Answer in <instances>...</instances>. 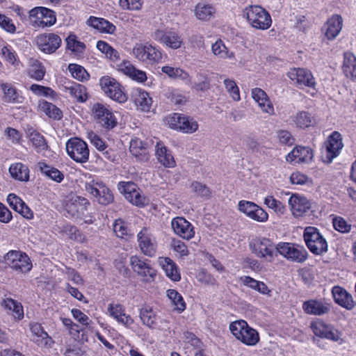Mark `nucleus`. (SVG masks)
<instances>
[{
    "instance_id": "69168bd1",
    "label": "nucleus",
    "mask_w": 356,
    "mask_h": 356,
    "mask_svg": "<svg viewBox=\"0 0 356 356\" xmlns=\"http://www.w3.org/2000/svg\"><path fill=\"white\" fill-rule=\"evenodd\" d=\"M88 138L90 143L95 147L97 149L101 152L106 150L107 146L105 142L94 132H90L88 135Z\"/></svg>"
},
{
    "instance_id": "dca6fc26",
    "label": "nucleus",
    "mask_w": 356,
    "mask_h": 356,
    "mask_svg": "<svg viewBox=\"0 0 356 356\" xmlns=\"http://www.w3.org/2000/svg\"><path fill=\"white\" fill-rule=\"evenodd\" d=\"M238 209L248 218L257 222H264L268 220L267 212L252 202L241 200L238 204Z\"/></svg>"
},
{
    "instance_id": "cd10ccee",
    "label": "nucleus",
    "mask_w": 356,
    "mask_h": 356,
    "mask_svg": "<svg viewBox=\"0 0 356 356\" xmlns=\"http://www.w3.org/2000/svg\"><path fill=\"white\" fill-rule=\"evenodd\" d=\"M342 26V17L339 15H334L324 24L323 31L328 40H332L339 35Z\"/></svg>"
},
{
    "instance_id": "20e7f679",
    "label": "nucleus",
    "mask_w": 356,
    "mask_h": 356,
    "mask_svg": "<svg viewBox=\"0 0 356 356\" xmlns=\"http://www.w3.org/2000/svg\"><path fill=\"white\" fill-rule=\"evenodd\" d=\"M303 237L308 249L313 254L321 255L327 251V243L316 227H307Z\"/></svg>"
},
{
    "instance_id": "2eb2a0df",
    "label": "nucleus",
    "mask_w": 356,
    "mask_h": 356,
    "mask_svg": "<svg viewBox=\"0 0 356 356\" xmlns=\"http://www.w3.org/2000/svg\"><path fill=\"white\" fill-rule=\"evenodd\" d=\"M252 252L259 258L266 259L268 261H273L275 254V248L272 242L266 238H257L250 243Z\"/></svg>"
},
{
    "instance_id": "774afa93",
    "label": "nucleus",
    "mask_w": 356,
    "mask_h": 356,
    "mask_svg": "<svg viewBox=\"0 0 356 356\" xmlns=\"http://www.w3.org/2000/svg\"><path fill=\"white\" fill-rule=\"evenodd\" d=\"M118 189L120 191L124 194V197L126 195H129L133 193H135L139 188L137 186L131 181H120L118 184Z\"/></svg>"
},
{
    "instance_id": "a18cd8bd",
    "label": "nucleus",
    "mask_w": 356,
    "mask_h": 356,
    "mask_svg": "<svg viewBox=\"0 0 356 356\" xmlns=\"http://www.w3.org/2000/svg\"><path fill=\"white\" fill-rule=\"evenodd\" d=\"M113 232L115 235L120 238L129 240L130 239L134 234L128 227L127 222L119 218L114 221L113 225Z\"/></svg>"
},
{
    "instance_id": "3c124183",
    "label": "nucleus",
    "mask_w": 356,
    "mask_h": 356,
    "mask_svg": "<svg viewBox=\"0 0 356 356\" xmlns=\"http://www.w3.org/2000/svg\"><path fill=\"white\" fill-rule=\"evenodd\" d=\"M38 106L40 109L45 113L49 118L55 120L61 119L63 116L62 111L53 104L42 100L39 102Z\"/></svg>"
},
{
    "instance_id": "6e6552de",
    "label": "nucleus",
    "mask_w": 356,
    "mask_h": 356,
    "mask_svg": "<svg viewBox=\"0 0 356 356\" xmlns=\"http://www.w3.org/2000/svg\"><path fill=\"white\" fill-rule=\"evenodd\" d=\"M4 260L13 270L26 273L32 268V264L26 254L17 250L9 251L4 257Z\"/></svg>"
},
{
    "instance_id": "ea45409f",
    "label": "nucleus",
    "mask_w": 356,
    "mask_h": 356,
    "mask_svg": "<svg viewBox=\"0 0 356 356\" xmlns=\"http://www.w3.org/2000/svg\"><path fill=\"white\" fill-rule=\"evenodd\" d=\"M156 155L159 161L165 167L172 168L175 165L172 154L161 143H157L156 145Z\"/></svg>"
},
{
    "instance_id": "13d9d810",
    "label": "nucleus",
    "mask_w": 356,
    "mask_h": 356,
    "mask_svg": "<svg viewBox=\"0 0 356 356\" xmlns=\"http://www.w3.org/2000/svg\"><path fill=\"white\" fill-rule=\"evenodd\" d=\"M67 48L73 52L81 53L86 49V45L83 42L76 40V36L74 34H70L66 38Z\"/></svg>"
},
{
    "instance_id": "c9c22d12",
    "label": "nucleus",
    "mask_w": 356,
    "mask_h": 356,
    "mask_svg": "<svg viewBox=\"0 0 356 356\" xmlns=\"http://www.w3.org/2000/svg\"><path fill=\"white\" fill-rule=\"evenodd\" d=\"M29 167L20 162L13 163L9 168L11 177L19 181L27 182L29 180Z\"/></svg>"
},
{
    "instance_id": "c85d7f7f",
    "label": "nucleus",
    "mask_w": 356,
    "mask_h": 356,
    "mask_svg": "<svg viewBox=\"0 0 356 356\" xmlns=\"http://www.w3.org/2000/svg\"><path fill=\"white\" fill-rule=\"evenodd\" d=\"M252 97L263 112L271 115L275 114L273 104L264 90L255 88L252 90Z\"/></svg>"
},
{
    "instance_id": "37998d69",
    "label": "nucleus",
    "mask_w": 356,
    "mask_h": 356,
    "mask_svg": "<svg viewBox=\"0 0 356 356\" xmlns=\"http://www.w3.org/2000/svg\"><path fill=\"white\" fill-rule=\"evenodd\" d=\"M302 309L305 313L311 315H322L329 311L327 306L315 300H309L303 303Z\"/></svg>"
},
{
    "instance_id": "79ce46f5",
    "label": "nucleus",
    "mask_w": 356,
    "mask_h": 356,
    "mask_svg": "<svg viewBox=\"0 0 356 356\" xmlns=\"http://www.w3.org/2000/svg\"><path fill=\"white\" fill-rule=\"evenodd\" d=\"M342 69L346 76L356 79V57L352 53L344 54Z\"/></svg>"
},
{
    "instance_id": "49530a36",
    "label": "nucleus",
    "mask_w": 356,
    "mask_h": 356,
    "mask_svg": "<svg viewBox=\"0 0 356 356\" xmlns=\"http://www.w3.org/2000/svg\"><path fill=\"white\" fill-rule=\"evenodd\" d=\"M29 63V74L30 76L37 81H41L43 79L46 70L42 63L35 58H31Z\"/></svg>"
},
{
    "instance_id": "338daca9",
    "label": "nucleus",
    "mask_w": 356,
    "mask_h": 356,
    "mask_svg": "<svg viewBox=\"0 0 356 356\" xmlns=\"http://www.w3.org/2000/svg\"><path fill=\"white\" fill-rule=\"evenodd\" d=\"M192 190L198 195L202 197H209L211 192L209 188L205 185L198 181H194L191 186Z\"/></svg>"
},
{
    "instance_id": "f8f14e48",
    "label": "nucleus",
    "mask_w": 356,
    "mask_h": 356,
    "mask_svg": "<svg viewBox=\"0 0 356 356\" xmlns=\"http://www.w3.org/2000/svg\"><path fill=\"white\" fill-rule=\"evenodd\" d=\"M288 77L299 88H314L316 81L312 73L305 68H292L287 73Z\"/></svg>"
},
{
    "instance_id": "e433bc0d",
    "label": "nucleus",
    "mask_w": 356,
    "mask_h": 356,
    "mask_svg": "<svg viewBox=\"0 0 356 356\" xmlns=\"http://www.w3.org/2000/svg\"><path fill=\"white\" fill-rule=\"evenodd\" d=\"M87 24L102 33H113L115 31V26L108 20L90 16L86 22Z\"/></svg>"
},
{
    "instance_id": "680f3d73",
    "label": "nucleus",
    "mask_w": 356,
    "mask_h": 356,
    "mask_svg": "<svg viewBox=\"0 0 356 356\" xmlns=\"http://www.w3.org/2000/svg\"><path fill=\"white\" fill-rule=\"evenodd\" d=\"M224 83L227 91L229 93L232 98L234 101H239L241 99L239 89L235 81L232 79H226L224 80Z\"/></svg>"
},
{
    "instance_id": "7ed1b4c3",
    "label": "nucleus",
    "mask_w": 356,
    "mask_h": 356,
    "mask_svg": "<svg viewBox=\"0 0 356 356\" xmlns=\"http://www.w3.org/2000/svg\"><path fill=\"white\" fill-rule=\"evenodd\" d=\"M229 330L238 340L245 345L254 346L259 340L257 330L249 327L245 321L241 320L232 323Z\"/></svg>"
},
{
    "instance_id": "c756f323",
    "label": "nucleus",
    "mask_w": 356,
    "mask_h": 356,
    "mask_svg": "<svg viewBox=\"0 0 356 356\" xmlns=\"http://www.w3.org/2000/svg\"><path fill=\"white\" fill-rule=\"evenodd\" d=\"M118 70L131 79L143 83L147 80L146 73L136 69L129 61H123L118 65Z\"/></svg>"
},
{
    "instance_id": "4468645a",
    "label": "nucleus",
    "mask_w": 356,
    "mask_h": 356,
    "mask_svg": "<svg viewBox=\"0 0 356 356\" xmlns=\"http://www.w3.org/2000/svg\"><path fill=\"white\" fill-rule=\"evenodd\" d=\"M311 329L315 336L320 338L339 342V343H341L343 341L341 337V332L338 330L321 321L312 322L311 323Z\"/></svg>"
},
{
    "instance_id": "412c9836",
    "label": "nucleus",
    "mask_w": 356,
    "mask_h": 356,
    "mask_svg": "<svg viewBox=\"0 0 356 356\" xmlns=\"http://www.w3.org/2000/svg\"><path fill=\"white\" fill-rule=\"evenodd\" d=\"M154 40L173 49L180 48L183 40L179 34L175 31L156 30L153 35Z\"/></svg>"
},
{
    "instance_id": "423d86ee",
    "label": "nucleus",
    "mask_w": 356,
    "mask_h": 356,
    "mask_svg": "<svg viewBox=\"0 0 356 356\" xmlns=\"http://www.w3.org/2000/svg\"><path fill=\"white\" fill-rule=\"evenodd\" d=\"M275 250L284 258L293 262L303 263L308 257L307 250L303 246L295 243H279Z\"/></svg>"
},
{
    "instance_id": "bf43d9fd",
    "label": "nucleus",
    "mask_w": 356,
    "mask_h": 356,
    "mask_svg": "<svg viewBox=\"0 0 356 356\" xmlns=\"http://www.w3.org/2000/svg\"><path fill=\"white\" fill-rule=\"evenodd\" d=\"M62 232L68 236L71 240L82 241L83 239L81 232L72 225H65L62 228Z\"/></svg>"
},
{
    "instance_id": "0e129e2a",
    "label": "nucleus",
    "mask_w": 356,
    "mask_h": 356,
    "mask_svg": "<svg viewBox=\"0 0 356 356\" xmlns=\"http://www.w3.org/2000/svg\"><path fill=\"white\" fill-rule=\"evenodd\" d=\"M0 27L5 31L14 33L16 31V26L13 20L3 14L0 13Z\"/></svg>"
},
{
    "instance_id": "0eeeda50",
    "label": "nucleus",
    "mask_w": 356,
    "mask_h": 356,
    "mask_svg": "<svg viewBox=\"0 0 356 356\" xmlns=\"http://www.w3.org/2000/svg\"><path fill=\"white\" fill-rule=\"evenodd\" d=\"M66 150L68 156L77 163H86L89 158L88 145L83 140L72 138L66 143Z\"/></svg>"
},
{
    "instance_id": "5701e85b",
    "label": "nucleus",
    "mask_w": 356,
    "mask_h": 356,
    "mask_svg": "<svg viewBox=\"0 0 356 356\" xmlns=\"http://www.w3.org/2000/svg\"><path fill=\"white\" fill-rule=\"evenodd\" d=\"M89 201L81 196L73 197L66 205L67 211L73 217L83 218L86 216Z\"/></svg>"
},
{
    "instance_id": "4c0bfd02",
    "label": "nucleus",
    "mask_w": 356,
    "mask_h": 356,
    "mask_svg": "<svg viewBox=\"0 0 356 356\" xmlns=\"http://www.w3.org/2000/svg\"><path fill=\"white\" fill-rule=\"evenodd\" d=\"M297 127L306 129L316 124L314 116L309 112L302 111L297 112L292 118Z\"/></svg>"
},
{
    "instance_id": "aec40b11",
    "label": "nucleus",
    "mask_w": 356,
    "mask_h": 356,
    "mask_svg": "<svg viewBox=\"0 0 356 356\" xmlns=\"http://www.w3.org/2000/svg\"><path fill=\"white\" fill-rule=\"evenodd\" d=\"M342 147L341 135L337 131H334L328 138L325 150L323 154L324 162L331 163L338 156Z\"/></svg>"
},
{
    "instance_id": "09e8293b",
    "label": "nucleus",
    "mask_w": 356,
    "mask_h": 356,
    "mask_svg": "<svg viewBox=\"0 0 356 356\" xmlns=\"http://www.w3.org/2000/svg\"><path fill=\"white\" fill-rule=\"evenodd\" d=\"M1 87L4 93L3 99L5 102L9 103L22 102V97L12 84L3 83Z\"/></svg>"
},
{
    "instance_id": "4be33fe9",
    "label": "nucleus",
    "mask_w": 356,
    "mask_h": 356,
    "mask_svg": "<svg viewBox=\"0 0 356 356\" xmlns=\"http://www.w3.org/2000/svg\"><path fill=\"white\" fill-rule=\"evenodd\" d=\"M289 204L295 217H302L311 209L312 203L305 197L298 194L292 195L289 199Z\"/></svg>"
},
{
    "instance_id": "f704fd0d",
    "label": "nucleus",
    "mask_w": 356,
    "mask_h": 356,
    "mask_svg": "<svg viewBox=\"0 0 356 356\" xmlns=\"http://www.w3.org/2000/svg\"><path fill=\"white\" fill-rule=\"evenodd\" d=\"M132 98L138 109L143 111H149L152 99L149 93L141 89H136L132 95Z\"/></svg>"
},
{
    "instance_id": "72a5a7b5",
    "label": "nucleus",
    "mask_w": 356,
    "mask_h": 356,
    "mask_svg": "<svg viewBox=\"0 0 356 356\" xmlns=\"http://www.w3.org/2000/svg\"><path fill=\"white\" fill-rule=\"evenodd\" d=\"M159 263L168 277L174 282L180 280L181 276L179 269L171 259L168 257H160L159 259Z\"/></svg>"
},
{
    "instance_id": "a211bd4d",
    "label": "nucleus",
    "mask_w": 356,
    "mask_h": 356,
    "mask_svg": "<svg viewBox=\"0 0 356 356\" xmlns=\"http://www.w3.org/2000/svg\"><path fill=\"white\" fill-rule=\"evenodd\" d=\"M170 122L172 128L186 134L194 133L198 129L195 120L179 113H174Z\"/></svg>"
},
{
    "instance_id": "f257e3e1",
    "label": "nucleus",
    "mask_w": 356,
    "mask_h": 356,
    "mask_svg": "<svg viewBox=\"0 0 356 356\" xmlns=\"http://www.w3.org/2000/svg\"><path fill=\"white\" fill-rule=\"evenodd\" d=\"M85 191L102 205H108L114 200L111 190L101 180L89 176L84 181Z\"/></svg>"
},
{
    "instance_id": "6e6d98bb",
    "label": "nucleus",
    "mask_w": 356,
    "mask_h": 356,
    "mask_svg": "<svg viewBox=\"0 0 356 356\" xmlns=\"http://www.w3.org/2000/svg\"><path fill=\"white\" fill-rule=\"evenodd\" d=\"M68 69L72 76L79 81H83L89 79V74L84 69V67L79 65L70 64Z\"/></svg>"
},
{
    "instance_id": "5fc2aeb1",
    "label": "nucleus",
    "mask_w": 356,
    "mask_h": 356,
    "mask_svg": "<svg viewBox=\"0 0 356 356\" xmlns=\"http://www.w3.org/2000/svg\"><path fill=\"white\" fill-rule=\"evenodd\" d=\"M29 140L37 152H41L47 148V142L42 135L40 133L33 131L29 135Z\"/></svg>"
},
{
    "instance_id": "a878e982",
    "label": "nucleus",
    "mask_w": 356,
    "mask_h": 356,
    "mask_svg": "<svg viewBox=\"0 0 356 356\" xmlns=\"http://www.w3.org/2000/svg\"><path fill=\"white\" fill-rule=\"evenodd\" d=\"M313 158V152L309 147L297 146L288 154L286 159L289 163H307Z\"/></svg>"
},
{
    "instance_id": "f03ea898",
    "label": "nucleus",
    "mask_w": 356,
    "mask_h": 356,
    "mask_svg": "<svg viewBox=\"0 0 356 356\" xmlns=\"http://www.w3.org/2000/svg\"><path fill=\"white\" fill-rule=\"evenodd\" d=\"M243 17L254 29L266 30L270 27L272 19L270 14L259 6H249L243 10Z\"/></svg>"
},
{
    "instance_id": "bb28decb",
    "label": "nucleus",
    "mask_w": 356,
    "mask_h": 356,
    "mask_svg": "<svg viewBox=\"0 0 356 356\" xmlns=\"http://www.w3.org/2000/svg\"><path fill=\"white\" fill-rule=\"evenodd\" d=\"M7 202L9 206L15 211L20 213L26 219H31L33 213L25 202L17 195L10 193L7 197Z\"/></svg>"
},
{
    "instance_id": "052dcab7",
    "label": "nucleus",
    "mask_w": 356,
    "mask_h": 356,
    "mask_svg": "<svg viewBox=\"0 0 356 356\" xmlns=\"http://www.w3.org/2000/svg\"><path fill=\"white\" fill-rule=\"evenodd\" d=\"M125 198L131 204L138 207H143L148 203V199L141 195L140 189L135 191V193L126 195Z\"/></svg>"
},
{
    "instance_id": "473e14b6",
    "label": "nucleus",
    "mask_w": 356,
    "mask_h": 356,
    "mask_svg": "<svg viewBox=\"0 0 356 356\" xmlns=\"http://www.w3.org/2000/svg\"><path fill=\"white\" fill-rule=\"evenodd\" d=\"M332 293L335 301L347 309H353L355 306V302L350 294L341 287H334Z\"/></svg>"
},
{
    "instance_id": "a19ab883",
    "label": "nucleus",
    "mask_w": 356,
    "mask_h": 356,
    "mask_svg": "<svg viewBox=\"0 0 356 356\" xmlns=\"http://www.w3.org/2000/svg\"><path fill=\"white\" fill-rule=\"evenodd\" d=\"M194 12L199 20L209 21L213 17L216 9L212 5L198 3L195 7Z\"/></svg>"
},
{
    "instance_id": "c03bdc74",
    "label": "nucleus",
    "mask_w": 356,
    "mask_h": 356,
    "mask_svg": "<svg viewBox=\"0 0 356 356\" xmlns=\"http://www.w3.org/2000/svg\"><path fill=\"white\" fill-rule=\"evenodd\" d=\"M140 318L143 323L149 328H155L158 316L149 306H144L140 309Z\"/></svg>"
},
{
    "instance_id": "4d7b16f0",
    "label": "nucleus",
    "mask_w": 356,
    "mask_h": 356,
    "mask_svg": "<svg viewBox=\"0 0 356 356\" xmlns=\"http://www.w3.org/2000/svg\"><path fill=\"white\" fill-rule=\"evenodd\" d=\"M264 203L269 209H273L276 213L283 214L286 211L285 206L282 202L276 200L273 195L266 196Z\"/></svg>"
},
{
    "instance_id": "6ab92c4d",
    "label": "nucleus",
    "mask_w": 356,
    "mask_h": 356,
    "mask_svg": "<svg viewBox=\"0 0 356 356\" xmlns=\"http://www.w3.org/2000/svg\"><path fill=\"white\" fill-rule=\"evenodd\" d=\"M61 42L60 36L53 33L40 34L36 38L38 48L46 54L55 52L60 47Z\"/></svg>"
},
{
    "instance_id": "f3484780",
    "label": "nucleus",
    "mask_w": 356,
    "mask_h": 356,
    "mask_svg": "<svg viewBox=\"0 0 356 356\" xmlns=\"http://www.w3.org/2000/svg\"><path fill=\"white\" fill-rule=\"evenodd\" d=\"M147 261V259L140 256L134 255L130 257V265L133 270L145 281L149 282L156 276V270Z\"/></svg>"
},
{
    "instance_id": "9b49d317",
    "label": "nucleus",
    "mask_w": 356,
    "mask_h": 356,
    "mask_svg": "<svg viewBox=\"0 0 356 356\" xmlns=\"http://www.w3.org/2000/svg\"><path fill=\"white\" fill-rule=\"evenodd\" d=\"M94 118L104 129L110 130L118 124V120L114 113L105 105L95 103L91 108Z\"/></svg>"
},
{
    "instance_id": "8fccbe9b",
    "label": "nucleus",
    "mask_w": 356,
    "mask_h": 356,
    "mask_svg": "<svg viewBox=\"0 0 356 356\" xmlns=\"http://www.w3.org/2000/svg\"><path fill=\"white\" fill-rule=\"evenodd\" d=\"M166 294L174 306V310L181 313L186 309V303L182 296L178 291L175 289H168Z\"/></svg>"
},
{
    "instance_id": "2f4dec72",
    "label": "nucleus",
    "mask_w": 356,
    "mask_h": 356,
    "mask_svg": "<svg viewBox=\"0 0 356 356\" xmlns=\"http://www.w3.org/2000/svg\"><path fill=\"white\" fill-rule=\"evenodd\" d=\"M63 91L79 102H85L88 97L86 87L80 83H69L63 87Z\"/></svg>"
},
{
    "instance_id": "b1692460",
    "label": "nucleus",
    "mask_w": 356,
    "mask_h": 356,
    "mask_svg": "<svg viewBox=\"0 0 356 356\" xmlns=\"http://www.w3.org/2000/svg\"><path fill=\"white\" fill-rule=\"evenodd\" d=\"M171 225L174 232L184 239L189 240L195 235L193 226L182 217L173 218Z\"/></svg>"
},
{
    "instance_id": "ddd939ff",
    "label": "nucleus",
    "mask_w": 356,
    "mask_h": 356,
    "mask_svg": "<svg viewBox=\"0 0 356 356\" xmlns=\"http://www.w3.org/2000/svg\"><path fill=\"white\" fill-rule=\"evenodd\" d=\"M137 241L143 254L149 257L156 254L157 243L149 229L143 227L137 234Z\"/></svg>"
},
{
    "instance_id": "58836bf2",
    "label": "nucleus",
    "mask_w": 356,
    "mask_h": 356,
    "mask_svg": "<svg viewBox=\"0 0 356 356\" xmlns=\"http://www.w3.org/2000/svg\"><path fill=\"white\" fill-rule=\"evenodd\" d=\"M38 167L42 175L57 183H60L64 179L63 173L59 170L44 162H39Z\"/></svg>"
},
{
    "instance_id": "e2e57ef3",
    "label": "nucleus",
    "mask_w": 356,
    "mask_h": 356,
    "mask_svg": "<svg viewBox=\"0 0 356 356\" xmlns=\"http://www.w3.org/2000/svg\"><path fill=\"white\" fill-rule=\"evenodd\" d=\"M336 230L341 233H348L350 231L351 225L341 217H335L332 221Z\"/></svg>"
},
{
    "instance_id": "de8ad7c7",
    "label": "nucleus",
    "mask_w": 356,
    "mask_h": 356,
    "mask_svg": "<svg viewBox=\"0 0 356 356\" xmlns=\"http://www.w3.org/2000/svg\"><path fill=\"white\" fill-rule=\"evenodd\" d=\"M243 284L264 295H270V290L267 285L263 282L256 280L250 276H244L241 278Z\"/></svg>"
},
{
    "instance_id": "39448f33",
    "label": "nucleus",
    "mask_w": 356,
    "mask_h": 356,
    "mask_svg": "<svg viewBox=\"0 0 356 356\" xmlns=\"http://www.w3.org/2000/svg\"><path fill=\"white\" fill-rule=\"evenodd\" d=\"M30 24L33 28L53 26L56 22L55 13L44 7H35L29 11Z\"/></svg>"
},
{
    "instance_id": "9d476101",
    "label": "nucleus",
    "mask_w": 356,
    "mask_h": 356,
    "mask_svg": "<svg viewBox=\"0 0 356 356\" xmlns=\"http://www.w3.org/2000/svg\"><path fill=\"white\" fill-rule=\"evenodd\" d=\"M99 84L104 93L114 101L124 103L127 100V96L122 90L121 85L114 78L103 76L100 79Z\"/></svg>"
},
{
    "instance_id": "1a4fd4ad",
    "label": "nucleus",
    "mask_w": 356,
    "mask_h": 356,
    "mask_svg": "<svg viewBox=\"0 0 356 356\" xmlns=\"http://www.w3.org/2000/svg\"><path fill=\"white\" fill-rule=\"evenodd\" d=\"M133 54L138 60L152 64L162 58L160 50L149 43H136L133 48Z\"/></svg>"
},
{
    "instance_id": "864d4df0",
    "label": "nucleus",
    "mask_w": 356,
    "mask_h": 356,
    "mask_svg": "<svg viewBox=\"0 0 356 356\" xmlns=\"http://www.w3.org/2000/svg\"><path fill=\"white\" fill-rule=\"evenodd\" d=\"M161 71L172 79H177L182 81H187L189 79V74L188 72L179 67L163 66L161 68Z\"/></svg>"
},
{
    "instance_id": "393cba45",
    "label": "nucleus",
    "mask_w": 356,
    "mask_h": 356,
    "mask_svg": "<svg viewBox=\"0 0 356 356\" xmlns=\"http://www.w3.org/2000/svg\"><path fill=\"white\" fill-rule=\"evenodd\" d=\"M30 330L32 334V341L38 346L47 348L51 347L54 342L40 323H31Z\"/></svg>"
},
{
    "instance_id": "603ef678",
    "label": "nucleus",
    "mask_w": 356,
    "mask_h": 356,
    "mask_svg": "<svg viewBox=\"0 0 356 356\" xmlns=\"http://www.w3.org/2000/svg\"><path fill=\"white\" fill-rule=\"evenodd\" d=\"M211 51L212 53L219 58L232 59L234 57V54L228 51L224 42L220 39L216 40V42L212 44Z\"/></svg>"
},
{
    "instance_id": "7c9ffc66",
    "label": "nucleus",
    "mask_w": 356,
    "mask_h": 356,
    "mask_svg": "<svg viewBox=\"0 0 356 356\" xmlns=\"http://www.w3.org/2000/svg\"><path fill=\"white\" fill-rule=\"evenodd\" d=\"M129 151L140 161H147L149 159L147 143L138 138L131 140Z\"/></svg>"
}]
</instances>
